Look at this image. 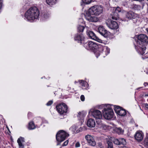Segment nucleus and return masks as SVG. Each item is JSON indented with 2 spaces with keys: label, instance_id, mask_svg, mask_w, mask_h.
I'll return each mask as SVG.
<instances>
[{
  "label": "nucleus",
  "instance_id": "34",
  "mask_svg": "<svg viewBox=\"0 0 148 148\" xmlns=\"http://www.w3.org/2000/svg\"><path fill=\"white\" fill-rule=\"evenodd\" d=\"M116 131L119 134H122L123 132V130L120 127L116 128Z\"/></svg>",
  "mask_w": 148,
  "mask_h": 148
},
{
  "label": "nucleus",
  "instance_id": "28",
  "mask_svg": "<svg viewBox=\"0 0 148 148\" xmlns=\"http://www.w3.org/2000/svg\"><path fill=\"white\" fill-rule=\"evenodd\" d=\"M82 2L81 3V5L82 6L84 4H89L91 3L92 0H82Z\"/></svg>",
  "mask_w": 148,
  "mask_h": 148
},
{
  "label": "nucleus",
  "instance_id": "52",
  "mask_svg": "<svg viewBox=\"0 0 148 148\" xmlns=\"http://www.w3.org/2000/svg\"><path fill=\"white\" fill-rule=\"evenodd\" d=\"M144 96L145 97H147V96H148V94H145V95H144Z\"/></svg>",
  "mask_w": 148,
  "mask_h": 148
},
{
  "label": "nucleus",
  "instance_id": "50",
  "mask_svg": "<svg viewBox=\"0 0 148 148\" xmlns=\"http://www.w3.org/2000/svg\"><path fill=\"white\" fill-rule=\"evenodd\" d=\"M146 30L148 34V27L146 28Z\"/></svg>",
  "mask_w": 148,
  "mask_h": 148
},
{
  "label": "nucleus",
  "instance_id": "45",
  "mask_svg": "<svg viewBox=\"0 0 148 148\" xmlns=\"http://www.w3.org/2000/svg\"><path fill=\"white\" fill-rule=\"evenodd\" d=\"M144 105H145V107L148 109V104H147V103H145L144 104Z\"/></svg>",
  "mask_w": 148,
  "mask_h": 148
},
{
  "label": "nucleus",
  "instance_id": "23",
  "mask_svg": "<svg viewBox=\"0 0 148 148\" xmlns=\"http://www.w3.org/2000/svg\"><path fill=\"white\" fill-rule=\"evenodd\" d=\"M17 141L19 145V148H24V145L22 144V143L24 142V139L23 138L20 137L18 139Z\"/></svg>",
  "mask_w": 148,
  "mask_h": 148
},
{
  "label": "nucleus",
  "instance_id": "20",
  "mask_svg": "<svg viewBox=\"0 0 148 148\" xmlns=\"http://www.w3.org/2000/svg\"><path fill=\"white\" fill-rule=\"evenodd\" d=\"M136 139L138 141L142 140L143 138V134L142 132H137L135 135Z\"/></svg>",
  "mask_w": 148,
  "mask_h": 148
},
{
  "label": "nucleus",
  "instance_id": "27",
  "mask_svg": "<svg viewBox=\"0 0 148 148\" xmlns=\"http://www.w3.org/2000/svg\"><path fill=\"white\" fill-rule=\"evenodd\" d=\"M57 0H46L47 3L50 5H53L56 3Z\"/></svg>",
  "mask_w": 148,
  "mask_h": 148
},
{
  "label": "nucleus",
  "instance_id": "51",
  "mask_svg": "<svg viewBox=\"0 0 148 148\" xmlns=\"http://www.w3.org/2000/svg\"><path fill=\"white\" fill-rule=\"evenodd\" d=\"M143 87H140L138 88H137L136 89L137 90H138V89H141V88H142Z\"/></svg>",
  "mask_w": 148,
  "mask_h": 148
},
{
  "label": "nucleus",
  "instance_id": "37",
  "mask_svg": "<svg viewBox=\"0 0 148 148\" xmlns=\"http://www.w3.org/2000/svg\"><path fill=\"white\" fill-rule=\"evenodd\" d=\"M148 58V53H146L142 57V58L144 59L145 58Z\"/></svg>",
  "mask_w": 148,
  "mask_h": 148
},
{
  "label": "nucleus",
  "instance_id": "44",
  "mask_svg": "<svg viewBox=\"0 0 148 148\" xmlns=\"http://www.w3.org/2000/svg\"><path fill=\"white\" fill-rule=\"evenodd\" d=\"M144 85L146 87L147 86H148V83L147 82H145L144 84Z\"/></svg>",
  "mask_w": 148,
  "mask_h": 148
},
{
  "label": "nucleus",
  "instance_id": "31",
  "mask_svg": "<svg viewBox=\"0 0 148 148\" xmlns=\"http://www.w3.org/2000/svg\"><path fill=\"white\" fill-rule=\"evenodd\" d=\"M77 129V128L76 126L73 125L70 128V130L72 131L73 133L75 132L77 133H78V132H77V130L76 131V132Z\"/></svg>",
  "mask_w": 148,
  "mask_h": 148
},
{
  "label": "nucleus",
  "instance_id": "47",
  "mask_svg": "<svg viewBox=\"0 0 148 148\" xmlns=\"http://www.w3.org/2000/svg\"><path fill=\"white\" fill-rule=\"evenodd\" d=\"M3 0H0V4L3 5Z\"/></svg>",
  "mask_w": 148,
  "mask_h": 148
},
{
  "label": "nucleus",
  "instance_id": "15",
  "mask_svg": "<svg viewBox=\"0 0 148 148\" xmlns=\"http://www.w3.org/2000/svg\"><path fill=\"white\" fill-rule=\"evenodd\" d=\"M74 38L75 40L77 41L78 42L82 43L84 41V38L82 33H78L75 35Z\"/></svg>",
  "mask_w": 148,
  "mask_h": 148
},
{
  "label": "nucleus",
  "instance_id": "21",
  "mask_svg": "<svg viewBox=\"0 0 148 148\" xmlns=\"http://www.w3.org/2000/svg\"><path fill=\"white\" fill-rule=\"evenodd\" d=\"M79 82L83 89H87L88 88V84L86 82L81 80L79 81Z\"/></svg>",
  "mask_w": 148,
  "mask_h": 148
},
{
  "label": "nucleus",
  "instance_id": "24",
  "mask_svg": "<svg viewBox=\"0 0 148 148\" xmlns=\"http://www.w3.org/2000/svg\"><path fill=\"white\" fill-rule=\"evenodd\" d=\"M106 143L108 145V146H106V148H113V145L111 139L108 138H106Z\"/></svg>",
  "mask_w": 148,
  "mask_h": 148
},
{
  "label": "nucleus",
  "instance_id": "5",
  "mask_svg": "<svg viewBox=\"0 0 148 148\" xmlns=\"http://www.w3.org/2000/svg\"><path fill=\"white\" fill-rule=\"evenodd\" d=\"M69 135V134L63 130L59 131L56 134V139L58 141L57 145H59L60 143L64 141Z\"/></svg>",
  "mask_w": 148,
  "mask_h": 148
},
{
  "label": "nucleus",
  "instance_id": "35",
  "mask_svg": "<svg viewBox=\"0 0 148 148\" xmlns=\"http://www.w3.org/2000/svg\"><path fill=\"white\" fill-rule=\"evenodd\" d=\"M119 142L120 143V145H124L126 143L125 139L123 138H119Z\"/></svg>",
  "mask_w": 148,
  "mask_h": 148
},
{
  "label": "nucleus",
  "instance_id": "40",
  "mask_svg": "<svg viewBox=\"0 0 148 148\" xmlns=\"http://www.w3.org/2000/svg\"><path fill=\"white\" fill-rule=\"evenodd\" d=\"M102 126L103 127V128L104 130H106L108 127L107 125L104 124H102Z\"/></svg>",
  "mask_w": 148,
  "mask_h": 148
},
{
  "label": "nucleus",
  "instance_id": "49",
  "mask_svg": "<svg viewBox=\"0 0 148 148\" xmlns=\"http://www.w3.org/2000/svg\"><path fill=\"white\" fill-rule=\"evenodd\" d=\"M2 5L0 4V10L1 8L2 7Z\"/></svg>",
  "mask_w": 148,
  "mask_h": 148
},
{
  "label": "nucleus",
  "instance_id": "4",
  "mask_svg": "<svg viewBox=\"0 0 148 148\" xmlns=\"http://www.w3.org/2000/svg\"><path fill=\"white\" fill-rule=\"evenodd\" d=\"M114 113L111 106L108 105L103 109V115L104 118L107 120H110L113 117Z\"/></svg>",
  "mask_w": 148,
  "mask_h": 148
},
{
  "label": "nucleus",
  "instance_id": "46",
  "mask_svg": "<svg viewBox=\"0 0 148 148\" xmlns=\"http://www.w3.org/2000/svg\"><path fill=\"white\" fill-rule=\"evenodd\" d=\"M71 88L70 87L68 86V87L67 88V90H68L69 91H70V90L71 89Z\"/></svg>",
  "mask_w": 148,
  "mask_h": 148
},
{
  "label": "nucleus",
  "instance_id": "19",
  "mask_svg": "<svg viewBox=\"0 0 148 148\" xmlns=\"http://www.w3.org/2000/svg\"><path fill=\"white\" fill-rule=\"evenodd\" d=\"M87 125L90 127H94L95 125V122L94 119H89L87 121Z\"/></svg>",
  "mask_w": 148,
  "mask_h": 148
},
{
  "label": "nucleus",
  "instance_id": "13",
  "mask_svg": "<svg viewBox=\"0 0 148 148\" xmlns=\"http://www.w3.org/2000/svg\"><path fill=\"white\" fill-rule=\"evenodd\" d=\"M87 34L91 39L95 40L98 42L104 44V42L103 41L97 37L92 32L89 31L87 32Z\"/></svg>",
  "mask_w": 148,
  "mask_h": 148
},
{
  "label": "nucleus",
  "instance_id": "18",
  "mask_svg": "<svg viewBox=\"0 0 148 148\" xmlns=\"http://www.w3.org/2000/svg\"><path fill=\"white\" fill-rule=\"evenodd\" d=\"M107 25L108 27L111 29H116L118 28V24L115 21H111L109 23H107Z\"/></svg>",
  "mask_w": 148,
  "mask_h": 148
},
{
  "label": "nucleus",
  "instance_id": "42",
  "mask_svg": "<svg viewBox=\"0 0 148 148\" xmlns=\"http://www.w3.org/2000/svg\"><path fill=\"white\" fill-rule=\"evenodd\" d=\"M68 140H66L64 143L62 145V146H64L67 145L68 144Z\"/></svg>",
  "mask_w": 148,
  "mask_h": 148
},
{
  "label": "nucleus",
  "instance_id": "53",
  "mask_svg": "<svg viewBox=\"0 0 148 148\" xmlns=\"http://www.w3.org/2000/svg\"><path fill=\"white\" fill-rule=\"evenodd\" d=\"M97 123H98V124H100V123H99L98 122V121H97Z\"/></svg>",
  "mask_w": 148,
  "mask_h": 148
},
{
  "label": "nucleus",
  "instance_id": "41",
  "mask_svg": "<svg viewBox=\"0 0 148 148\" xmlns=\"http://www.w3.org/2000/svg\"><path fill=\"white\" fill-rule=\"evenodd\" d=\"M80 145L79 143L77 142L75 144V147H78L80 146Z\"/></svg>",
  "mask_w": 148,
  "mask_h": 148
},
{
  "label": "nucleus",
  "instance_id": "6",
  "mask_svg": "<svg viewBox=\"0 0 148 148\" xmlns=\"http://www.w3.org/2000/svg\"><path fill=\"white\" fill-rule=\"evenodd\" d=\"M137 46L141 45L145 46L148 44V37L145 34H140L138 37V39L135 40Z\"/></svg>",
  "mask_w": 148,
  "mask_h": 148
},
{
  "label": "nucleus",
  "instance_id": "32",
  "mask_svg": "<svg viewBox=\"0 0 148 148\" xmlns=\"http://www.w3.org/2000/svg\"><path fill=\"white\" fill-rule=\"evenodd\" d=\"M133 9L135 10H140L141 8V6L138 5L134 4L133 7Z\"/></svg>",
  "mask_w": 148,
  "mask_h": 148
},
{
  "label": "nucleus",
  "instance_id": "26",
  "mask_svg": "<svg viewBox=\"0 0 148 148\" xmlns=\"http://www.w3.org/2000/svg\"><path fill=\"white\" fill-rule=\"evenodd\" d=\"M35 128V126L33 121H31L29 123L28 127V128L29 130H33Z\"/></svg>",
  "mask_w": 148,
  "mask_h": 148
},
{
  "label": "nucleus",
  "instance_id": "54",
  "mask_svg": "<svg viewBox=\"0 0 148 148\" xmlns=\"http://www.w3.org/2000/svg\"><path fill=\"white\" fill-rule=\"evenodd\" d=\"M146 73L147 74H148V71H147V72H146Z\"/></svg>",
  "mask_w": 148,
  "mask_h": 148
},
{
  "label": "nucleus",
  "instance_id": "38",
  "mask_svg": "<svg viewBox=\"0 0 148 148\" xmlns=\"http://www.w3.org/2000/svg\"><path fill=\"white\" fill-rule=\"evenodd\" d=\"M79 23L84 24L85 23L84 22V21L83 19L82 18L79 19Z\"/></svg>",
  "mask_w": 148,
  "mask_h": 148
},
{
  "label": "nucleus",
  "instance_id": "43",
  "mask_svg": "<svg viewBox=\"0 0 148 148\" xmlns=\"http://www.w3.org/2000/svg\"><path fill=\"white\" fill-rule=\"evenodd\" d=\"M80 99L82 101H84L85 100V97L84 95H82L80 97Z\"/></svg>",
  "mask_w": 148,
  "mask_h": 148
},
{
  "label": "nucleus",
  "instance_id": "39",
  "mask_svg": "<svg viewBox=\"0 0 148 148\" xmlns=\"http://www.w3.org/2000/svg\"><path fill=\"white\" fill-rule=\"evenodd\" d=\"M53 103V101L52 100L49 101L46 104V105L48 106H50Z\"/></svg>",
  "mask_w": 148,
  "mask_h": 148
},
{
  "label": "nucleus",
  "instance_id": "1",
  "mask_svg": "<svg viewBox=\"0 0 148 148\" xmlns=\"http://www.w3.org/2000/svg\"><path fill=\"white\" fill-rule=\"evenodd\" d=\"M84 47L87 49L94 50L95 54L96 57H98L103 52L106 55L110 53V50L107 47L103 46L100 44H97L95 42L89 41L84 44Z\"/></svg>",
  "mask_w": 148,
  "mask_h": 148
},
{
  "label": "nucleus",
  "instance_id": "30",
  "mask_svg": "<svg viewBox=\"0 0 148 148\" xmlns=\"http://www.w3.org/2000/svg\"><path fill=\"white\" fill-rule=\"evenodd\" d=\"M111 141H112L114 144L116 145H120V143L119 142V139H118L115 138L113 139H111Z\"/></svg>",
  "mask_w": 148,
  "mask_h": 148
},
{
  "label": "nucleus",
  "instance_id": "33",
  "mask_svg": "<svg viewBox=\"0 0 148 148\" xmlns=\"http://www.w3.org/2000/svg\"><path fill=\"white\" fill-rule=\"evenodd\" d=\"M143 145L145 147L148 148V137L145 138L143 142Z\"/></svg>",
  "mask_w": 148,
  "mask_h": 148
},
{
  "label": "nucleus",
  "instance_id": "3",
  "mask_svg": "<svg viewBox=\"0 0 148 148\" xmlns=\"http://www.w3.org/2000/svg\"><path fill=\"white\" fill-rule=\"evenodd\" d=\"M103 8L102 6L99 5H95L89 8L88 12L92 15L99 16L103 12Z\"/></svg>",
  "mask_w": 148,
  "mask_h": 148
},
{
  "label": "nucleus",
  "instance_id": "12",
  "mask_svg": "<svg viewBox=\"0 0 148 148\" xmlns=\"http://www.w3.org/2000/svg\"><path fill=\"white\" fill-rule=\"evenodd\" d=\"M114 110L115 112L120 116H124L126 114L125 110L121 108L119 106H114Z\"/></svg>",
  "mask_w": 148,
  "mask_h": 148
},
{
  "label": "nucleus",
  "instance_id": "7",
  "mask_svg": "<svg viewBox=\"0 0 148 148\" xmlns=\"http://www.w3.org/2000/svg\"><path fill=\"white\" fill-rule=\"evenodd\" d=\"M57 110L60 114L66 113L67 110V106L64 103H61L58 104L56 107Z\"/></svg>",
  "mask_w": 148,
  "mask_h": 148
},
{
  "label": "nucleus",
  "instance_id": "57",
  "mask_svg": "<svg viewBox=\"0 0 148 148\" xmlns=\"http://www.w3.org/2000/svg\"><path fill=\"white\" fill-rule=\"evenodd\" d=\"M147 1H148V0H147Z\"/></svg>",
  "mask_w": 148,
  "mask_h": 148
},
{
  "label": "nucleus",
  "instance_id": "25",
  "mask_svg": "<svg viewBox=\"0 0 148 148\" xmlns=\"http://www.w3.org/2000/svg\"><path fill=\"white\" fill-rule=\"evenodd\" d=\"M86 113L84 112H79L77 116L79 120H83L86 115Z\"/></svg>",
  "mask_w": 148,
  "mask_h": 148
},
{
  "label": "nucleus",
  "instance_id": "8",
  "mask_svg": "<svg viewBox=\"0 0 148 148\" xmlns=\"http://www.w3.org/2000/svg\"><path fill=\"white\" fill-rule=\"evenodd\" d=\"M89 113L96 119H101L102 117L101 112L98 110L91 109Z\"/></svg>",
  "mask_w": 148,
  "mask_h": 148
},
{
  "label": "nucleus",
  "instance_id": "17",
  "mask_svg": "<svg viewBox=\"0 0 148 148\" xmlns=\"http://www.w3.org/2000/svg\"><path fill=\"white\" fill-rule=\"evenodd\" d=\"M135 48L138 53L141 55H143L145 53V51L146 49L145 46L142 45H139L137 46H136Z\"/></svg>",
  "mask_w": 148,
  "mask_h": 148
},
{
  "label": "nucleus",
  "instance_id": "9",
  "mask_svg": "<svg viewBox=\"0 0 148 148\" xmlns=\"http://www.w3.org/2000/svg\"><path fill=\"white\" fill-rule=\"evenodd\" d=\"M111 10L112 12V13L111 14L112 19L113 20H117L119 18L117 12H120L121 11V8L118 7L116 8H113Z\"/></svg>",
  "mask_w": 148,
  "mask_h": 148
},
{
  "label": "nucleus",
  "instance_id": "56",
  "mask_svg": "<svg viewBox=\"0 0 148 148\" xmlns=\"http://www.w3.org/2000/svg\"><path fill=\"white\" fill-rule=\"evenodd\" d=\"M131 122H132H132H133V121H132H132H131Z\"/></svg>",
  "mask_w": 148,
  "mask_h": 148
},
{
  "label": "nucleus",
  "instance_id": "14",
  "mask_svg": "<svg viewBox=\"0 0 148 148\" xmlns=\"http://www.w3.org/2000/svg\"><path fill=\"white\" fill-rule=\"evenodd\" d=\"M85 138L89 145L93 146H94L96 145L95 141L93 137L90 135L88 134L86 135Z\"/></svg>",
  "mask_w": 148,
  "mask_h": 148
},
{
  "label": "nucleus",
  "instance_id": "2",
  "mask_svg": "<svg viewBox=\"0 0 148 148\" xmlns=\"http://www.w3.org/2000/svg\"><path fill=\"white\" fill-rule=\"evenodd\" d=\"M39 15L38 9L36 7H32L25 12L24 19L30 22H33L38 18Z\"/></svg>",
  "mask_w": 148,
  "mask_h": 148
},
{
  "label": "nucleus",
  "instance_id": "36",
  "mask_svg": "<svg viewBox=\"0 0 148 148\" xmlns=\"http://www.w3.org/2000/svg\"><path fill=\"white\" fill-rule=\"evenodd\" d=\"M97 145L99 148H106L105 145L101 143H97Z\"/></svg>",
  "mask_w": 148,
  "mask_h": 148
},
{
  "label": "nucleus",
  "instance_id": "16",
  "mask_svg": "<svg viewBox=\"0 0 148 148\" xmlns=\"http://www.w3.org/2000/svg\"><path fill=\"white\" fill-rule=\"evenodd\" d=\"M126 17L129 19H135L137 17H139V15L132 11L127 12L125 14Z\"/></svg>",
  "mask_w": 148,
  "mask_h": 148
},
{
  "label": "nucleus",
  "instance_id": "29",
  "mask_svg": "<svg viewBox=\"0 0 148 148\" xmlns=\"http://www.w3.org/2000/svg\"><path fill=\"white\" fill-rule=\"evenodd\" d=\"M84 29V27L83 26L79 25L77 27L78 33H80L83 32Z\"/></svg>",
  "mask_w": 148,
  "mask_h": 148
},
{
  "label": "nucleus",
  "instance_id": "11",
  "mask_svg": "<svg viewBox=\"0 0 148 148\" xmlns=\"http://www.w3.org/2000/svg\"><path fill=\"white\" fill-rule=\"evenodd\" d=\"M92 14L87 12L85 15V16L86 20L89 22H96L99 20V18L97 16H92Z\"/></svg>",
  "mask_w": 148,
  "mask_h": 148
},
{
  "label": "nucleus",
  "instance_id": "48",
  "mask_svg": "<svg viewBox=\"0 0 148 148\" xmlns=\"http://www.w3.org/2000/svg\"><path fill=\"white\" fill-rule=\"evenodd\" d=\"M31 113L30 112H28V117H29V115H31Z\"/></svg>",
  "mask_w": 148,
  "mask_h": 148
},
{
  "label": "nucleus",
  "instance_id": "55",
  "mask_svg": "<svg viewBox=\"0 0 148 148\" xmlns=\"http://www.w3.org/2000/svg\"><path fill=\"white\" fill-rule=\"evenodd\" d=\"M123 148H127V147H123Z\"/></svg>",
  "mask_w": 148,
  "mask_h": 148
},
{
  "label": "nucleus",
  "instance_id": "10",
  "mask_svg": "<svg viewBox=\"0 0 148 148\" xmlns=\"http://www.w3.org/2000/svg\"><path fill=\"white\" fill-rule=\"evenodd\" d=\"M98 32L102 36L106 38L110 37V33L106 30L102 26H100L98 28Z\"/></svg>",
  "mask_w": 148,
  "mask_h": 148
},
{
  "label": "nucleus",
  "instance_id": "22",
  "mask_svg": "<svg viewBox=\"0 0 148 148\" xmlns=\"http://www.w3.org/2000/svg\"><path fill=\"white\" fill-rule=\"evenodd\" d=\"M50 17L49 14L46 12H42L41 15V18L40 20L44 21L49 18Z\"/></svg>",
  "mask_w": 148,
  "mask_h": 148
}]
</instances>
